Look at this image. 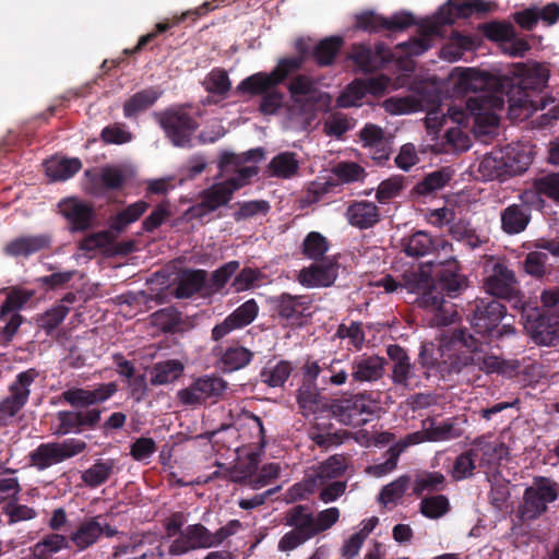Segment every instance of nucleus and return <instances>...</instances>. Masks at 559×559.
<instances>
[{
	"label": "nucleus",
	"instance_id": "obj_57",
	"mask_svg": "<svg viewBox=\"0 0 559 559\" xmlns=\"http://www.w3.org/2000/svg\"><path fill=\"white\" fill-rule=\"evenodd\" d=\"M334 337L340 340L347 338V349H354L356 352H359L362 348L366 341L362 324L357 321H352L349 324L341 323L336 329Z\"/></svg>",
	"mask_w": 559,
	"mask_h": 559
},
{
	"label": "nucleus",
	"instance_id": "obj_3",
	"mask_svg": "<svg viewBox=\"0 0 559 559\" xmlns=\"http://www.w3.org/2000/svg\"><path fill=\"white\" fill-rule=\"evenodd\" d=\"M466 288L467 278L460 272L459 261L450 257L438 265L432 287L418 298V306L432 313L429 319L431 325H450L455 321L457 311L456 306L444 297L456 298Z\"/></svg>",
	"mask_w": 559,
	"mask_h": 559
},
{
	"label": "nucleus",
	"instance_id": "obj_59",
	"mask_svg": "<svg viewBox=\"0 0 559 559\" xmlns=\"http://www.w3.org/2000/svg\"><path fill=\"white\" fill-rule=\"evenodd\" d=\"M329 250L328 239L318 231H310L301 246L302 254L313 261H320Z\"/></svg>",
	"mask_w": 559,
	"mask_h": 559
},
{
	"label": "nucleus",
	"instance_id": "obj_9",
	"mask_svg": "<svg viewBox=\"0 0 559 559\" xmlns=\"http://www.w3.org/2000/svg\"><path fill=\"white\" fill-rule=\"evenodd\" d=\"M155 118L174 146H192V136L199 128V122L183 106L157 112Z\"/></svg>",
	"mask_w": 559,
	"mask_h": 559
},
{
	"label": "nucleus",
	"instance_id": "obj_45",
	"mask_svg": "<svg viewBox=\"0 0 559 559\" xmlns=\"http://www.w3.org/2000/svg\"><path fill=\"white\" fill-rule=\"evenodd\" d=\"M261 455L259 452H249L242 461L233 467L234 475L230 476V480L235 484L247 485L250 487L251 480L254 478L259 469Z\"/></svg>",
	"mask_w": 559,
	"mask_h": 559
},
{
	"label": "nucleus",
	"instance_id": "obj_25",
	"mask_svg": "<svg viewBox=\"0 0 559 559\" xmlns=\"http://www.w3.org/2000/svg\"><path fill=\"white\" fill-rule=\"evenodd\" d=\"M304 296H294L283 293L275 297L273 302L278 318L285 325L299 326L302 324L304 311L309 309V301Z\"/></svg>",
	"mask_w": 559,
	"mask_h": 559
},
{
	"label": "nucleus",
	"instance_id": "obj_62",
	"mask_svg": "<svg viewBox=\"0 0 559 559\" xmlns=\"http://www.w3.org/2000/svg\"><path fill=\"white\" fill-rule=\"evenodd\" d=\"M70 308L64 305H55L37 319L38 326L50 335L67 318Z\"/></svg>",
	"mask_w": 559,
	"mask_h": 559
},
{
	"label": "nucleus",
	"instance_id": "obj_35",
	"mask_svg": "<svg viewBox=\"0 0 559 559\" xmlns=\"http://www.w3.org/2000/svg\"><path fill=\"white\" fill-rule=\"evenodd\" d=\"M278 83L274 79L271 72H257L245 78L236 86V93L240 95H247L250 97L263 96L274 87H277Z\"/></svg>",
	"mask_w": 559,
	"mask_h": 559
},
{
	"label": "nucleus",
	"instance_id": "obj_16",
	"mask_svg": "<svg viewBox=\"0 0 559 559\" xmlns=\"http://www.w3.org/2000/svg\"><path fill=\"white\" fill-rule=\"evenodd\" d=\"M37 377L35 369L20 372L10 385V395L0 402V427L5 426L26 404L29 386Z\"/></svg>",
	"mask_w": 559,
	"mask_h": 559
},
{
	"label": "nucleus",
	"instance_id": "obj_18",
	"mask_svg": "<svg viewBox=\"0 0 559 559\" xmlns=\"http://www.w3.org/2000/svg\"><path fill=\"white\" fill-rule=\"evenodd\" d=\"M213 548L212 532L201 523L187 525L168 547V555L179 557L198 549Z\"/></svg>",
	"mask_w": 559,
	"mask_h": 559
},
{
	"label": "nucleus",
	"instance_id": "obj_55",
	"mask_svg": "<svg viewBox=\"0 0 559 559\" xmlns=\"http://www.w3.org/2000/svg\"><path fill=\"white\" fill-rule=\"evenodd\" d=\"M204 90L213 95L225 97L231 90V81L225 69L213 68L202 82Z\"/></svg>",
	"mask_w": 559,
	"mask_h": 559
},
{
	"label": "nucleus",
	"instance_id": "obj_6",
	"mask_svg": "<svg viewBox=\"0 0 559 559\" xmlns=\"http://www.w3.org/2000/svg\"><path fill=\"white\" fill-rule=\"evenodd\" d=\"M550 72L544 63L535 61L510 63L503 71L504 94L519 95V103H528L538 108L531 95L540 93L547 86Z\"/></svg>",
	"mask_w": 559,
	"mask_h": 559
},
{
	"label": "nucleus",
	"instance_id": "obj_4",
	"mask_svg": "<svg viewBox=\"0 0 559 559\" xmlns=\"http://www.w3.org/2000/svg\"><path fill=\"white\" fill-rule=\"evenodd\" d=\"M459 87L464 92L480 93L466 100V109L474 117L478 127H497L498 116L492 111L503 103L498 94H504L503 72L492 74L476 68L461 69L457 80Z\"/></svg>",
	"mask_w": 559,
	"mask_h": 559
},
{
	"label": "nucleus",
	"instance_id": "obj_63",
	"mask_svg": "<svg viewBox=\"0 0 559 559\" xmlns=\"http://www.w3.org/2000/svg\"><path fill=\"white\" fill-rule=\"evenodd\" d=\"M461 436V429L456 428L452 419H445L440 424L430 423L429 427H426V439L428 441L437 442L450 439H455Z\"/></svg>",
	"mask_w": 559,
	"mask_h": 559
},
{
	"label": "nucleus",
	"instance_id": "obj_32",
	"mask_svg": "<svg viewBox=\"0 0 559 559\" xmlns=\"http://www.w3.org/2000/svg\"><path fill=\"white\" fill-rule=\"evenodd\" d=\"M346 431L334 428L330 421L317 420L309 429V438L322 450L343 443Z\"/></svg>",
	"mask_w": 559,
	"mask_h": 559
},
{
	"label": "nucleus",
	"instance_id": "obj_1",
	"mask_svg": "<svg viewBox=\"0 0 559 559\" xmlns=\"http://www.w3.org/2000/svg\"><path fill=\"white\" fill-rule=\"evenodd\" d=\"M439 353L440 358L437 359L431 347L426 344L420 346L415 364L420 368L425 379L429 378V370L435 367L442 377L504 372L506 361L489 354L484 342L476 338L466 328L454 329L444 334L440 340Z\"/></svg>",
	"mask_w": 559,
	"mask_h": 559
},
{
	"label": "nucleus",
	"instance_id": "obj_27",
	"mask_svg": "<svg viewBox=\"0 0 559 559\" xmlns=\"http://www.w3.org/2000/svg\"><path fill=\"white\" fill-rule=\"evenodd\" d=\"M340 265L331 259H322L320 262L308 269H304L300 273L301 283L309 287H329L334 284L338 276Z\"/></svg>",
	"mask_w": 559,
	"mask_h": 559
},
{
	"label": "nucleus",
	"instance_id": "obj_44",
	"mask_svg": "<svg viewBox=\"0 0 559 559\" xmlns=\"http://www.w3.org/2000/svg\"><path fill=\"white\" fill-rule=\"evenodd\" d=\"M294 366L288 360H280L276 364L267 362L260 371L261 382L271 388H281L290 377Z\"/></svg>",
	"mask_w": 559,
	"mask_h": 559
},
{
	"label": "nucleus",
	"instance_id": "obj_13",
	"mask_svg": "<svg viewBox=\"0 0 559 559\" xmlns=\"http://www.w3.org/2000/svg\"><path fill=\"white\" fill-rule=\"evenodd\" d=\"M416 24L415 15L405 10L393 13L390 17L383 16L373 10H366L355 15V28L367 33L382 31L403 32Z\"/></svg>",
	"mask_w": 559,
	"mask_h": 559
},
{
	"label": "nucleus",
	"instance_id": "obj_20",
	"mask_svg": "<svg viewBox=\"0 0 559 559\" xmlns=\"http://www.w3.org/2000/svg\"><path fill=\"white\" fill-rule=\"evenodd\" d=\"M259 310L255 299L245 301L212 329V340L218 342L233 331L248 326L255 320Z\"/></svg>",
	"mask_w": 559,
	"mask_h": 559
},
{
	"label": "nucleus",
	"instance_id": "obj_23",
	"mask_svg": "<svg viewBox=\"0 0 559 559\" xmlns=\"http://www.w3.org/2000/svg\"><path fill=\"white\" fill-rule=\"evenodd\" d=\"M52 241L53 237L49 233L38 235H25L16 237L9 241L4 246L3 252L7 255L13 258H28L40 251L49 250L51 248Z\"/></svg>",
	"mask_w": 559,
	"mask_h": 559
},
{
	"label": "nucleus",
	"instance_id": "obj_61",
	"mask_svg": "<svg viewBox=\"0 0 559 559\" xmlns=\"http://www.w3.org/2000/svg\"><path fill=\"white\" fill-rule=\"evenodd\" d=\"M151 318L152 324L164 333L175 332L181 323V313L175 307L159 309Z\"/></svg>",
	"mask_w": 559,
	"mask_h": 559
},
{
	"label": "nucleus",
	"instance_id": "obj_56",
	"mask_svg": "<svg viewBox=\"0 0 559 559\" xmlns=\"http://www.w3.org/2000/svg\"><path fill=\"white\" fill-rule=\"evenodd\" d=\"M472 0H448L439 9V19L443 24H454L456 19H467L472 13Z\"/></svg>",
	"mask_w": 559,
	"mask_h": 559
},
{
	"label": "nucleus",
	"instance_id": "obj_36",
	"mask_svg": "<svg viewBox=\"0 0 559 559\" xmlns=\"http://www.w3.org/2000/svg\"><path fill=\"white\" fill-rule=\"evenodd\" d=\"M344 39L341 36H330L321 39L313 48L311 57L320 68L330 67L334 63L341 51Z\"/></svg>",
	"mask_w": 559,
	"mask_h": 559
},
{
	"label": "nucleus",
	"instance_id": "obj_38",
	"mask_svg": "<svg viewBox=\"0 0 559 559\" xmlns=\"http://www.w3.org/2000/svg\"><path fill=\"white\" fill-rule=\"evenodd\" d=\"M207 272L205 270H186L176 287V297L189 298L203 289L206 290Z\"/></svg>",
	"mask_w": 559,
	"mask_h": 559
},
{
	"label": "nucleus",
	"instance_id": "obj_37",
	"mask_svg": "<svg viewBox=\"0 0 559 559\" xmlns=\"http://www.w3.org/2000/svg\"><path fill=\"white\" fill-rule=\"evenodd\" d=\"M116 464L114 459H97L82 473L81 479L87 487L97 488L108 481L116 469Z\"/></svg>",
	"mask_w": 559,
	"mask_h": 559
},
{
	"label": "nucleus",
	"instance_id": "obj_51",
	"mask_svg": "<svg viewBox=\"0 0 559 559\" xmlns=\"http://www.w3.org/2000/svg\"><path fill=\"white\" fill-rule=\"evenodd\" d=\"M447 479L440 472H423L416 475L413 486V492L421 497L424 492H439L444 490Z\"/></svg>",
	"mask_w": 559,
	"mask_h": 559
},
{
	"label": "nucleus",
	"instance_id": "obj_43",
	"mask_svg": "<svg viewBox=\"0 0 559 559\" xmlns=\"http://www.w3.org/2000/svg\"><path fill=\"white\" fill-rule=\"evenodd\" d=\"M324 372L321 376L322 389L328 386H342L352 380L348 364L338 358H333L329 362L324 361Z\"/></svg>",
	"mask_w": 559,
	"mask_h": 559
},
{
	"label": "nucleus",
	"instance_id": "obj_31",
	"mask_svg": "<svg viewBox=\"0 0 559 559\" xmlns=\"http://www.w3.org/2000/svg\"><path fill=\"white\" fill-rule=\"evenodd\" d=\"M417 102L420 109L427 111L425 119L427 129L438 130L444 121V116L440 110L441 93L435 87L423 88L418 93Z\"/></svg>",
	"mask_w": 559,
	"mask_h": 559
},
{
	"label": "nucleus",
	"instance_id": "obj_58",
	"mask_svg": "<svg viewBox=\"0 0 559 559\" xmlns=\"http://www.w3.org/2000/svg\"><path fill=\"white\" fill-rule=\"evenodd\" d=\"M290 98L295 104L302 103L305 97L313 98L317 93L316 82L306 74H297L287 85Z\"/></svg>",
	"mask_w": 559,
	"mask_h": 559
},
{
	"label": "nucleus",
	"instance_id": "obj_39",
	"mask_svg": "<svg viewBox=\"0 0 559 559\" xmlns=\"http://www.w3.org/2000/svg\"><path fill=\"white\" fill-rule=\"evenodd\" d=\"M185 370V365L178 359H168L153 365L150 382L152 385H165L178 380Z\"/></svg>",
	"mask_w": 559,
	"mask_h": 559
},
{
	"label": "nucleus",
	"instance_id": "obj_49",
	"mask_svg": "<svg viewBox=\"0 0 559 559\" xmlns=\"http://www.w3.org/2000/svg\"><path fill=\"white\" fill-rule=\"evenodd\" d=\"M271 175L277 178L288 179L294 177L299 169V162L293 152H282L275 155L270 164Z\"/></svg>",
	"mask_w": 559,
	"mask_h": 559
},
{
	"label": "nucleus",
	"instance_id": "obj_46",
	"mask_svg": "<svg viewBox=\"0 0 559 559\" xmlns=\"http://www.w3.org/2000/svg\"><path fill=\"white\" fill-rule=\"evenodd\" d=\"M347 468L346 459L342 454H334L322 462L314 475V483L324 485L328 481L342 476Z\"/></svg>",
	"mask_w": 559,
	"mask_h": 559
},
{
	"label": "nucleus",
	"instance_id": "obj_26",
	"mask_svg": "<svg viewBox=\"0 0 559 559\" xmlns=\"http://www.w3.org/2000/svg\"><path fill=\"white\" fill-rule=\"evenodd\" d=\"M385 359L378 355L362 354L356 356L350 364L352 382H374L384 373Z\"/></svg>",
	"mask_w": 559,
	"mask_h": 559
},
{
	"label": "nucleus",
	"instance_id": "obj_2",
	"mask_svg": "<svg viewBox=\"0 0 559 559\" xmlns=\"http://www.w3.org/2000/svg\"><path fill=\"white\" fill-rule=\"evenodd\" d=\"M118 392L116 382L98 383L93 389L70 388L61 393V400L72 409L56 414L53 435L63 437L94 430L99 426L103 411L92 407L111 399Z\"/></svg>",
	"mask_w": 559,
	"mask_h": 559
},
{
	"label": "nucleus",
	"instance_id": "obj_33",
	"mask_svg": "<svg viewBox=\"0 0 559 559\" xmlns=\"http://www.w3.org/2000/svg\"><path fill=\"white\" fill-rule=\"evenodd\" d=\"M240 189V185L234 180H225L214 183L201 193V199L204 205L210 211H216L218 207L228 204L233 199L234 193Z\"/></svg>",
	"mask_w": 559,
	"mask_h": 559
},
{
	"label": "nucleus",
	"instance_id": "obj_41",
	"mask_svg": "<svg viewBox=\"0 0 559 559\" xmlns=\"http://www.w3.org/2000/svg\"><path fill=\"white\" fill-rule=\"evenodd\" d=\"M402 247L407 257L421 258L435 252V237L425 230H417L402 239Z\"/></svg>",
	"mask_w": 559,
	"mask_h": 559
},
{
	"label": "nucleus",
	"instance_id": "obj_15",
	"mask_svg": "<svg viewBox=\"0 0 559 559\" xmlns=\"http://www.w3.org/2000/svg\"><path fill=\"white\" fill-rule=\"evenodd\" d=\"M374 405L362 394L335 400L331 404L333 415L341 423L354 427H359L370 421Z\"/></svg>",
	"mask_w": 559,
	"mask_h": 559
},
{
	"label": "nucleus",
	"instance_id": "obj_7",
	"mask_svg": "<svg viewBox=\"0 0 559 559\" xmlns=\"http://www.w3.org/2000/svg\"><path fill=\"white\" fill-rule=\"evenodd\" d=\"M559 499V483L551 477L534 476L515 510V518L522 524L537 521Z\"/></svg>",
	"mask_w": 559,
	"mask_h": 559
},
{
	"label": "nucleus",
	"instance_id": "obj_50",
	"mask_svg": "<svg viewBox=\"0 0 559 559\" xmlns=\"http://www.w3.org/2000/svg\"><path fill=\"white\" fill-rule=\"evenodd\" d=\"M148 207L150 204L143 200L128 205L122 211L117 213L115 217H112L110 222V228L117 233H122L128 225L136 222L147 211Z\"/></svg>",
	"mask_w": 559,
	"mask_h": 559
},
{
	"label": "nucleus",
	"instance_id": "obj_21",
	"mask_svg": "<svg viewBox=\"0 0 559 559\" xmlns=\"http://www.w3.org/2000/svg\"><path fill=\"white\" fill-rule=\"evenodd\" d=\"M225 0H213L205 1L199 8L194 10L187 11L182 13L180 16H176L171 22H160L155 25V29L146 35H143L139 38L138 44L132 49H124V55H133L140 52L146 45L152 43L158 34L165 33L170 29L173 26L180 24L185 20L191 17L193 21H197L200 16L209 13L217 9Z\"/></svg>",
	"mask_w": 559,
	"mask_h": 559
},
{
	"label": "nucleus",
	"instance_id": "obj_17",
	"mask_svg": "<svg viewBox=\"0 0 559 559\" xmlns=\"http://www.w3.org/2000/svg\"><path fill=\"white\" fill-rule=\"evenodd\" d=\"M102 520L103 515L85 519L70 533L69 542L79 551H84L95 545L103 535L109 538L116 536L118 530Z\"/></svg>",
	"mask_w": 559,
	"mask_h": 559
},
{
	"label": "nucleus",
	"instance_id": "obj_54",
	"mask_svg": "<svg viewBox=\"0 0 559 559\" xmlns=\"http://www.w3.org/2000/svg\"><path fill=\"white\" fill-rule=\"evenodd\" d=\"M451 504L444 495H431L424 497L419 503V512L430 520H438L449 513Z\"/></svg>",
	"mask_w": 559,
	"mask_h": 559
},
{
	"label": "nucleus",
	"instance_id": "obj_22",
	"mask_svg": "<svg viewBox=\"0 0 559 559\" xmlns=\"http://www.w3.org/2000/svg\"><path fill=\"white\" fill-rule=\"evenodd\" d=\"M59 210L62 216L70 223V231L88 230L95 218L94 207L76 198H67L59 202Z\"/></svg>",
	"mask_w": 559,
	"mask_h": 559
},
{
	"label": "nucleus",
	"instance_id": "obj_48",
	"mask_svg": "<svg viewBox=\"0 0 559 559\" xmlns=\"http://www.w3.org/2000/svg\"><path fill=\"white\" fill-rule=\"evenodd\" d=\"M252 357L253 353L243 346H229L221 356L222 369L228 372L239 370L249 365Z\"/></svg>",
	"mask_w": 559,
	"mask_h": 559
},
{
	"label": "nucleus",
	"instance_id": "obj_12",
	"mask_svg": "<svg viewBox=\"0 0 559 559\" xmlns=\"http://www.w3.org/2000/svg\"><path fill=\"white\" fill-rule=\"evenodd\" d=\"M87 449L82 439L69 438L62 442L40 443L29 452L28 459L32 466L38 471H45L55 464L72 459Z\"/></svg>",
	"mask_w": 559,
	"mask_h": 559
},
{
	"label": "nucleus",
	"instance_id": "obj_42",
	"mask_svg": "<svg viewBox=\"0 0 559 559\" xmlns=\"http://www.w3.org/2000/svg\"><path fill=\"white\" fill-rule=\"evenodd\" d=\"M451 180V173L448 168H441L427 174L412 189V194L417 197H429L443 189Z\"/></svg>",
	"mask_w": 559,
	"mask_h": 559
},
{
	"label": "nucleus",
	"instance_id": "obj_5",
	"mask_svg": "<svg viewBox=\"0 0 559 559\" xmlns=\"http://www.w3.org/2000/svg\"><path fill=\"white\" fill-rule=\"evenodd\" d=\"M338 508L331 507L314 514L307 504H296L284 513V524L292 530L278 540L280 551H292L330 530L340 519Z\"/></svg>",
	"mask_w": 559,
	"mask_h": 559
},
{
	"label": "nucleus",
	"instance_id": "obj_64",
	"mask_svg": "<svg viewBox=\"0 0 559 559\" xmlns=\"http://www.w3.org/2000/svg\"><path fill=\"white\" fill-rule=\"evenodd\" d=\"M533 188L538 195H544L559 204V174L550 173L533 181Z\"/></svg>",
	"mask_w": 559,
	"mask_h": 559
},
{
	"label": "nucleus",
	"instance_id": "obj_14",
	"mask_svg": "<svg viewBox=\"0 0 559 559\" xmlns=\"http://www.w3.org/2000/svg\"><path fill=\"white\" fill-rule=\"evenodd\" d=\"M486 292L492 297L522 304V295L515 273L504 262H496L484 281Z\"/></svg>",
	"mask_w": 559,
	"mask_h": 559
},
{
	"label": "nucleus",
	"instance_id": "obj_40",
	"mask_svg": "<svg viewBox=\"0 0 559 559\" xmlns=\"http://www.w3.org/2000/svg\"><path fill=\"white\" fill-rule=\"evenodd\" d=\"M163 92L158 87H147L133 94L123 104V115L127 118H133L139 112L144 111L152 107L156 100L162 96Z\"/></svg>",
	"mask_w": 559,
	"mask_h": 559
},
{
	"label": "nucleus",
	"instance_id": "obj_28",
	"mask_svg": "<svg viewBox=\"0 0 559 559\" xmlns=\"http://www.w3.org/2000/svg\"><path fill=\"white\" fill-rule=\"evenodd\" d=\"M501 151L486 154L478 165V173L484 180L503 181L515 175L521 168H514Z\"/></svg>",
	"mask_w": 559,
	"mask_h": 559
},
{
	"label": "nucleus",
	"instance_id": "obj_19",
	"mask_svg": "<svg viewBox=\"0 0 559 559\" xmlns=\"http://www.w3.org/2000/svg\"><path fill=\"white\" fill-rule=\"evenodd\" d=\"M86 178L85 191L94 197H103L107 191L121 189L127 177L121 168L105 166L98 169H87L84 173Z\"/></svg>",
	"mask_w": 559,
	"mask_h": 559
},
{
	"label": "nucleus",
	"instance_id": "obj_30",
	"mask_svg": "<svg viewBox=\"0 0 559 559\" xmlns=\"http://www.w3.org/2000/svg\"><path fill=\"white\" fill-rule=\"evenodd\" d=\"M348 223L359 229H368L380 222L378 206L370 201H355L346 210Z\"/></svg>",
	"mask_w": 559,
	"mask_h": 559
},
{
	"label": "nucleus",
	"instance_id": "obj_52",
	"mask_svg": "<svg viewBox=\"0 0 559 559\" xmlns=\"http://www.w3.org/2000/svg\"><path fill=\"white\" fill-rule=\"evenodd\" d=\"M239 267V261L231 260L213 271L209 281H206V294L214 295L221 293L230 278L235 276Z\"/></svg>",
	"mask_w": 559,
	"mask_h": 559
},
{
	"label": "nucleus",
	"instance_id": "obj_29",
	"mask_svg": "<svg viewBox=\"0 0 559 559\" xmlns=\"http://www.w3.org/2000/svg\"><path fill=\"white\" fill-rule=\"evenodd\" d=\"M532 219V210L528 204H510L500 213L501 229L507 235L523 233Z\"/></svg>",
	"mask_w": 559,
	"mask_h": 559
},
{
	"label": "nucleus",
	"instance_id": "obj_53",
	"mask_svg": "<svg viewBox=\"0 0 559 559\" xmlns=\"http://www.w3.org/2000/svg\"><path fill=\"white\" fill-rule=\"evenodd\" d=\"M403 286L411 293L426 294L432 287L433 277L430 270L424 266L406 271L403 276Z\"/></svg>",
	"mask_w": 559,
	"mask_h": 559
},
{
	"label": "nucleus",
	"instance_id": "obj_60",
	"mask_svg": "<svg viewBox=\"0 0 559 559\" xmlns=\"http://www.w3.org/2000/svg\"><path fill=\"white\" fill-rule=\"evenodd\" d=\"M477 450L472 448L457 455L451 471L454 480H462L473 476L476 468Z\"/></svg>",
	"mask_w": 559,
	"mask_h": 559
},
{
	"label": "nucleus",
	"instance_id": "obj_34",
	"mask_svg": "<svg viewBox=\"0 0 559 559\" xmlns=\"http://www.w3.org/2000/svg\"><path fill=\"white\" fill-rule=\"evenodd\" d=\"M296 401L302 416L308 417L328 409L325 399L320 394L318 385L300 384Z\"/></svg>",
	"mask_w": 559,
	"mask_h": 559
},
{
	"label": "nucleus",
	"instance_id": "obj_47",
	"mask_svg": "<svg viewBox=\"0 0 559 559\" xmlns=\"http://www.w3.org/2000/svg\"><path fill=\"white\" fill-rule=\"evenodd\" d=\"M82 168L81 159L61 158L46 164V174L53 181H64L78 174Z\"/></svg>",
	"mask_w": 559,
	"mask_h": 559
},
{
	"label": "nucleus",
	"instance_id": "obj_10",
	"mask_svg": "<svg viewBox=\"0 0 559 559\" xmlns=\"http://www.w3.org/2000/svg\"><path fill=\"white\" fill-rule=\"evenodd\" d=\"M522 317L524 329L533 343L539 346L559 344V310L523 309Z\"/></svg>",
	"mask_w": 559,
	"mask_h": 559
},
{
	"label": "nucleus",
	"instance_id": "obj_24",
	"mask_svg": "<svg viewBox=\"0 0 559 559\" xmlns=\"http://www.w3.org/2000/svg\"><path fill=\"white\" fill-rule=\"evenodd\" d=\"M349 58L365 73L378 71L389 61L384 44L376 45L374 49L366 44L354 45Z\"/></svg>",
	"mask_w": 559,
	"mask_h": 559
},
{
	"label": "nucleus",
	"instance_id": "obj_11",
	"mask_svg": "<svg viewBox=\"0 0 559 559\" xmlns=\"http://www.w3.org/2000/svg\"><path fill=\"white\" fill-rule=\"evenodd\" d=\"M228 389V382L222 377L212 373L195 378L187 388L177 392L180 404L197 407L207 401L216 403L224 397Z\"/></svg>",
	"mask_w": 559,
	"mask_h": 559
},
{
	"label": "nucleus",
	"instance_id": "obj_8",
	"mask_svg": "<svg viewBox=\"0 0 559 559\" xmlns=\"http://www.w3.org/2000/svg\"><path fill=\"white\" fill-rule=\"evenodd\" d=\"M506 313L507 309L499 300L487 297L469 305L467 318L475 333L489 341H498L515 334L511 324H501Z\"/></svg>",
	"mask_w": 559,
	"mask_h": 559
}]
</instances>
